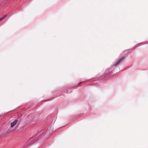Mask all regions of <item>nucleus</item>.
<instances>
[{"instance_id": "f257e3e1", "label": "nucleus", "mask_w": 148, "mask_h": 148, "mask_svg": "<svg viewBox=\"0 0 148 148\" xmlns=\"http://www.w3.org/2000/svg\"><path fill=\"white\" fill-rule=\"evenodd\" d=\"M125 57H123L121 59H119V60L115 64V66H116L118 64H120V62H121L123 60L125 59Z\"/></svg>"}, {"instance_id": "f03ea898", "label": "nucleus", "mask_w": 148, "mask_h": 148, "mask_svg": "<svg viewBox=\"0 0 148 148\" xmlns=\"http://www.w3.org/2000/svg\"><path fill=\"white\" fill-rule=\"evenodd\" d=\"M18 122L17 119H15L13 122L11 123V127H13Z\"/></svg>"}, {"instance_id": "7ed1b4c3", "label": "nucleus", "mask_w": 148, "mask_h": 148, "mask_svg": "<svg viewBox=\"0 0 148 148\" xmlns=\"http://www.w3.org/2000/svg\"><path fill=\"white\" fill-rule=\"evenodd\" d=\"M7 15H5L4 16H2L1 18H0V21L2 20L3 19H4L7 16Z\"/></svg>"}]
</instances>
